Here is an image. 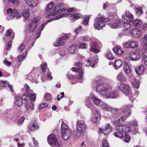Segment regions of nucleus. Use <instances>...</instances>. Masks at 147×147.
I'll return each instance as SVG.
<instances>
[{"instance_id":"1","label":"nucleus","mask_w":147,"mask_h":147,"mask_svg":"<svg viewBox=\"0 0 147 147\" xmlns=\"http://www.w3.org/2000/svg\"><path fill=\"white\" fill-rule=\"evenodd\" d=\"M111 86L107 84H100L96 88V91L101 95L106 96L107 98H115L118 96L117 91H111Z\"/></svg>"},{"instance_id":"2","label":"nucleus","mask_w":147,"mask_h":147,"mask_svg":"<svg viewBox=\"0 0 147 147\" xmlns=\"http://www.w3.org/2000/svg\"><path fill=\"white\" fill-rule=\"evenodd\" d=\"M76 127L73 131L74 137L77 139L83 135L86 132V127L84 121L78 120L77 122Z\"/></svg>"},{"instance_id":"3","label":"nucleus","mask_w":147,"mask_h":147,"mask_svg":"<svg viewBox=\"0 0 147 147\" xmlns=\"http://www.w3.org/2000/svg\"><path fill=\"white\" fill-rule=\"evenodd\" d=\"M117 87L119 90L128 96L131 102L135 100V97L131 94V90L129 85L126 84L120 83L117 85Z\"/></svg>"},{"instance_id":"4","label":"nucleus","mask_w":147,"mask_h":147,"mask_svg":"<svg viewBox=\"0 0 147 147\" xmlns=\"http://www.w3.org/2000/svg\"><path fill=\"white\" fill-rule=\"evenodd\" d=\"M61 131L62 138L64 140L66 141L70 138L71 131L63 121L61 123Z\"/></svg>"},{"instance_id":"5","label":"nucleus","mask_w":147,"mask_h":147,"mask_svg":"<svg viewBox=\"0 0 147 147\" xmlns=\"http://www.w3.org/2000/svg\"><path fill=\"white\" fill-rule=\"evenodd\" d=\"M110 21L108 18H105L104 17H96L94 23V27L97 29L100 30L102 29L104 27V25L103 23Z\"/></svg>"},{"instance_id":"6","label":"nucleus","mask_w":147,"mask_h":147,"mask_svg":"<svg viewBox=\"0 0 147 147\" xmlns=\"http://www.w3.org/2000/svg\"><path fill=\"white\" fill-rule=\"evenodd\" d=\"M49 144L53 147H59V144L55 136L53 134L50 135L47 138Z\"/></svg>"},{"instance_id":"7","label":"nucleus","mask_w":147,"mask_h":147,"mask_svg":"<svg viewBox=\"0 0 147 147\" xmlns=\"http://www.w3.org/2000/svg\"><path fill=\"white\" fill-rule=\"evenodd\" d=\"M40 17L39 16L32 18L30 24V32H33L36 29L39 24Z\"/></svg>"},{"instance_id":"8","label":"nucleus","mask_w":147,"mask_h":147,"mask_svg":"<svg viewBox=\"0 0 147 147\" xmlns=\"http://www.w3.org/2000/svg\"><path fill=\"white\" fill-rule=\"evenodd\" d=\"M133 105H125L121 109H116L115 110L117 112V113H125L128 111V112L127 115V116L129 117L131 114V111H129V110L131 109Z\"/></svg>"},{"instance_id":"9","label":"nucleus","mask_w":147,"mask_h":147,"mask_svg":"<svg viewBox=\"0 0 147 147\" xmlns=\"http://www.w3.org/2000/svg\"><path fill=\"white\" fill-rule=\"evenodd\" d=\"M112 130V128L109 124H107L104 126L100 128V133H102L105 135H108Z\"/></svg>"},{"instance_id":"10","label":"nucleus","mask_w":147,"mask_h":147,"mask_svg":"<svg viewBox=\"0 0 147 147\" xmlns=\"http://www.w3.org/2000/svg\"><path fill=\"white\" fill-rule=\"evenodd\" d=\"M100 119V117L98 111L96 110L93 111L91 118V121L95 123H98Z\"/></svg>"},{"instance_id":"11","label":"nucleus","mask_w":147,"mask_h":147,"mask_svg":"<svg viewBox=\"0 0 147 147\" xmlns=\"http://www.w3.org/2000/svg\"><path fill=\"white\" fill-rule=\"evenodd\" d=\"M64 4L63 3H60L56 6L55 9L53 10V12L57 13H60L63 11H65L66 9L63 7Z\"/></svg>"},{"instance_id":"12","label":"nucleus","mask_w":147,"mask_h":147,"mask_svg":"<svg viewBox=\"0 0 147 147\" xmlns=\"http://www.w3.org/2000/svg\"><path fill=\"white\" fill-rule=\"evenodd\" d=\"M90 50L96 53L100 52V49L98 44L96 42H93L90 45Z\"/></svg>"},{"instance_id":"13","label":"nucleus","mask_w":147,"mask_h":147,"mask_svg":"<svg viewBox=\"0 0 147 147\" xmlns=\"http://www.w3.org/2000/svg\"><path fill=\"white\" fill-rule=\"evenodd\" d=\"M129 33L131 34L133 37L134 38H138L141 35L142 32L139 29H134L130 30Z\"/></svg>"},{"instance_id":"14","label":"nucleus","mask_w":147,"mask_h":147,"mask_svg":"<svg viewBox=\"0 0 147 147\" xmlns=\"http://www.w3.org/2000/svg\"><path fill=\"white\" fill-rule=\"evenodd\" d=\"M65 14L64 17H68L71 20V22L76 20L77 19H79L80 17V14L76 13L75 14H69L64 13Z\"/></svg>"},{"instance_id":"15","label":"nucleus","mask_w":147,"mask_h":147,"mask_svg":"<svg viewBox=\"0 0 147 147\" xmlns=\"http://www.w3.org/2000/svg\"><path fill=\"white\" fill-rule=\"evenodd\" d=\"M129 59H131V61H134L137 60L140 58V56L138 53L131 52L128 57Z\"/></svg>"},{"instance_id":"16","label":"nucleus","mask_w":147,"mask_h":147,"mask_svg":"<svg viewBox=\"0 0 147 147\" xmlns=\"http://www.w3.org/2000/svg\"><path fill=\"white\" fill-rule=\"evenodd\" d=\"M113 22L110 24V26L112 28H115L117 26H121L123 25L122 22H120V19L119 18L113 20Z\"/></svg>"},{"instance_id":"17","label":"nucleus","mask_w":147,"mask_h":147,"mask_svg":"<svg viewBox=\"0 0 147 147\" xmlns=\"http://www.w3.org/2000/svg\"><path fill=\"white\" fill-rule=\"evenodd\" d=\"M122 24L124 25V28L125 30H126L130 28L131 25L128 22L127 19L125 18V16L123 15L122 16Z\"/></svg>"},{"instance_id":"18","label":"nucleus","mask_w":147,"mask_h":147,"mask_svg":"<svg viewBox=\"0 0 147 147\" xmlns=\"http://www.w3.org/2000/svg\"><path fill=\"white\" fill-rule=\"evenodd\" d=\"M7 12L8 13L11 14L8 16L7 17V18L9 20H11L15 17V14L17 13L16 9L14 8L13 10H12L11 9H9L7 10Z\"/></svg>"},{"instance_id":"19","label":"nucleus","mask_w":147,"mask_h":147,"mask_svg":"<svg viewBox=\"0 0 147 147\" xmlns=\"http://www.w3.org/2000/svg\"><path fill=\"white\" fill-rule=\"evenodd\" d=\"M91 99L94 104L96 105L100 106L101 100L96 96L94 94L91 93L90 95Z\"/></svg>"},{"instance_id":"20","label":"nucleus","mask_w":147,"mask_h":147,"mask_svg":"<svg viewBox=\"0 0 147 147\" xmlns=\"http://www.w3.org/2000/svg\"><path fill=\"white\" fill-rule=\"evenodd\" d=\"M128 58L125 59L124 60L125 65L124 66L123 69L125 73L127 74H129L131 71L130 68L128 64Z\"/></svg>"},{"instance_id":"21","label":"nucleus","mask_w":147,"mask_h":147,"mask_svg":"<svg viewBox=\"0 0 147 147\" xmlns=\"http://www.w3.org/2000/svg\"><path fill=\"white\" fill-rule=\"evenodd\" d=\"M100 106H101V108L102 109L108 111H111L112 112L117 113V112H116L115 110V109H112L109 106L105 103H103L102 104H100Z\"/></svg>"},{"instance_id":"22","label":"nucleus","mask_w":147,"mask_h":147,"mask_svg":"<svg viewBox=\"0 0 147 147\" xmlns=\"http://www.w3.org/2000/svg\"><path fill=\"white\" fill-rule=\"evenodd\" d=\"M135 71L138 75H140L142 74L144 71V67L143 65H141L138 67L136 68Z\"/></svg>"},{"instance_id":"23","label":"nucleus","mask_w":147,"mask_h":147,"mask_svg":"<svg viewBox=\"0 0 147 147\" xmlns=\"http://www.w3.org/2000/svg\"><path fill=\"white\" fill-rule=\"evenodd\" d=\"M26 3L29 6L32 7H35L38 3L37 0H29Z\"/></svg>"},{"instance_id":"24","label":"nucleus","mask_w":147,"mask_h":147,"mask_svg":"<svg viewBox=\"0 0 147 147\" xmlns=\"http://www.w3.org/2000/svg\"><path fill=\"white\" fill-rule=\"evenodd\" d=\"M72 71L74 72H80L79 74V76L78 77L79 79H81L83 78V72L82 71V70L80 67L79 68L76 67L73 68H72Z\"/></svg>"},{"instance_id":"25","label":"nucleus","mask_w":147,"mask_h":147,"mask_svg":"<svg viewBox=\"0 0 147 147\" xmlns=\"http://www.w3.org/2000/svg\"><path fill=\"white\" fill-rule=\"evenodd\" d=\"M65 15V14H64V13H62L58 15V16L55 17H54L53 18H51V19H49V20H48L45 23L47 24L48 22H51L52 21H53L54 20H56L59 19L63 17Z\"/></svg>"},{"instance_id":"26","label":"nucleus","mask_w":147,"mask_h":147,"mask_svg":"<svg viewBox=\"0 0 147 147\" xmlns=\"http://www.w3.org/2000/svg\"><path fill=\"white\" fill-rule=\"evenodd\" d=\"M117 79L120 82H125L126 80V78L121 73L118 74L117 75Z\"/></svg>"},{"instance_id":"27","label":"nucleus","mask_w":147,"mask_h":147,"mask_svg":"<svg viewBox=\"0 0 147 147\" xmlns=\"http://www.w3.org/2000/svg\"><path fill=\"white\" fill-rule=\"evenodd\" d=\"M14 103L18 106H20L22 104L23 102L21 98L17 96L15 98Z\"/></svg>"},{"instance_id":"28","label":"nucleus","mask_w":147,"mask_h":147,"mask_svg":"<svg viewBox=\"0 0 147 147\" xmlns=\"http://www.w3.org/2000/svg\"><path fill=\"white\" fill-rule=\"evenodd\" d=\"M122 62L120 60H117L115 61V63L114 68L117 69L121 67L122 65Z\"/></svg>"},{"instance_id":"29","label":"nucleus","mask_w":147,"mask_h":147,"mask_svg":"<svg viewBox=\"0 0 147 147\" xmlns=\"http://www.w3.org/2000/svg\"><path fill=\"white\" fill-rule=\"evenodd\" d=\"M132 22L133 23V25L134 26L139 28L140 27L142 24L141 22L139 20H136L135 21H132Z\"/></svg>"},{"instance_id":"30","label":"nucleus","mask_w":147,"mask_h":147,"mask_svg":"<svg viewBox=\"0 0 147 147\" xmlns=\"http://www.w3.org/2000/svg\"><path fill=\"white\" fill-rule=\"evenodd\" d=\"M29 130L31 131H35L39 128L38 126L33 123L32 125H29L28 127Z\"/></svg>"},{"instance_id":"31","label":"nucleus","mask_w":147,"mask_h":147,"mask_svg":"<svg viewBox=\"0 0 147 147\" xmlns=\"http://www.w3.org/2000/svg\"><path fill=\"white\" fill-rule=\"evenodd\" d=\"M23 15L25 19L26 20L29 19V9H27L24 10L23 12Z\"/></svg>"},{"instance_id":"32","label":"nucleus","mask_w":147,"mask_h":147,"mask_svg":"<svg viewBox=\"0 0 147 147\" xmlns=\"http://www.w3.org/2000/svg\"><path fill=\"white\" fill-rule=\"evenodd\" d=\"M54 3L53 2H51L49 3L47 7L46 11H49L50 10H51V11H53L52 8L54 5Z\"/></svg>"},{"instance_id":"33","label":"nucleus","mask_w":147,"mask_h":147,"mask_svg":"<svg viewBox=\"0 0 147 147\" xmlns=\"http://www.w3.org/2000/svg\"><path fill=\"white\" fill-rule=\"evenodd\" d=\"M125 15L127 18L130 21L132 22L134 18L133 15L130 13L127 12L125 13Z\"/></svg>"},{"instance_id":"34","label":"nucleus","mask_w":147,"mask_h":147,"mask_svg":"<svg viewBox=\"0 0 147 147\" xmlns=\"http://www.w3.org/2000/svg\"><path fill=\"white\" fill-rule=\"evenodd\" d=\"M27 51H26L22 55H19L18 56V61L20 62L24 59L26 57V54H27Z\"/></svg>"},{"instance_id":"35","label":"nucleus","mask_w":147,"mask_h":147,"mask_svg":"<svg viewBox=\"0 0 147 147\" xmlns=\"http://www.w3.org/2000/svg\"><path fill=\"white\" fill-rule=\"evenodd\" d=\"M55 15V13L53 12V11H51V10H50L49 11H46L45 16L46 17L49 18L51 17V16H53Z\"/></svg>"},{"instance_id":"36","label":"nucleus","mask_w":147,"mask_h":147,"mask_svg":"<svg viewBox=\"0 0 147 147\" xmlns=\"http://www.w3.org/2000/svg\"><path fill=\"white\" fill-rule=\"evenodd\" d=\"M135 9L136 13L138 15H141L143 13L142 8L141 7H136Z\"/></svg>"},{"instance_id":"37","label":"nucleus","mask_w":147,"mask_h":147,"mask_svg":"<svg viewBox=\"0 0 147 147\" xmlns=\"http://www.w3.org/2000/svg\"><path fill=\"white\" fill-rule=\"evenodd\" d=\"M140 83V82L138 80L136 81V80H135V81L133 83V86L137 89L139 87Z\"/></svg>"},{"instance_id":"38","label":"nucleus","mask_w":147,"mask_h":147,"mask_svg":"<svg viewBox=\"0 0 147 147\" xmlns=\"http://www.w3.org/2000/svg\"><path fill=\"white\" fill-rule=\"evenodd\" d=\"M71 36V34L70 33L69 34H64V36H63L61 38H59L60 41V40H63L66 39H67L69 38L70 37V36Z\"/></svg>"},{"instance_id":"39","label":"nucleus","mask_w":147,"mask_h":147,"mask_svg":"<svg viewBox=\"0 0 147 147\" xmlns=\"http://www.w3.org/2000/svg\"><path fill=\"white\" fill-rule=\"evenodd\" d=\"M62 40L60 41L59 38L58 39V41L57 42H55L54 45L55 46H59L61 45L64 44V41H61Z\"/></svg>"},{"instance_id":"40","label":"nucleus","mask_w":147,"mask_h":147,"mask_svg":"<svg viewBox=\"0 0 147 147\" xmlns=\"http://www.w3.org/2000/svg\"><path fill=\"white\" fill-rule=\"evenodd\" d=\"M76 46L75 45H71L69 48V51L71 53H73L76 50Z\"/></svg>"},{"instance_id":"41","label":"nucleus","mask_w":147,"mask_h":147,"mask_svg":"<svg viewBox=\"0 0 147 147\" xmlns=\"http://www.w3.org/2000/svg\"><path fill=\"white\" fill-rule=\"evenodd\" d=\"M45 100L48 101L52 98V95L51 94L49 93H46L44 95Z\"/></svg>"},{"instance_id":"42","label":"nucleus","mask_w":147,"mask_h":147,"mask_svg":"<svg viewBox=\"0 0 147 147\" xmlns=\"http://www.w3.org/2000/svg\"><path fill=\"white\" fill-rule=\"evenodd\" d=\"M131 43V48H134L137 47L138 42L136 41H130Z\"/></svg>"},{"instance_id":"43","label":"nucleus","mask_w":147,"mask_h":147,"mask_svg":"<svg viewBox=\"0 0 147 147\" xmlns=\"http://www.w3.org/2000/svg\"><path fill=\"white\" fill-rule=\"evenodd\" d=\"M28 96L30 101L32 102L35 100L36 96L34 94L31 93L30 94H29V95Z\"/></svg>"},{"instance_id":"44","label":"nucleus","mask_w":147,"mask_h":147,"mask_svg":"<svg viewBox=\"0 0 147 147\" xmlns=\"http://www.w3.org/2000/svg\"><path fill=\"white\" fill-rule=\"evenodd\" d=\"M25 47V45L24 44H21L20 46L18 48V52L19 53L22 52L24 49Z\"/></svg>"},{"instance_id":"45","label":"nucleus","mask_w":147,"mask_h":147,"mask_svg":"<svg viewBox=\"0 0 147 147\" xmlns=\"http://www.w3.org/2000/svg\"><path fill=\"white\" fill-rule=\"evenodd\" d=\"M130 136H129L127 134H125L124 136L125 141L127 143H129V142L130 139Z\"/></svg>"},{"instance_id":"46","label":"nucleus","mask_w":147,"mask_h":147,"mask_svg":"<svg viewBox=\"0 0 147 147\" xmlns=\"http://www.w3.org/2000/svg\"><path fill=\"white\" fill-rule=\"evenodd\" d=\"M106 55L108 59L112 60L113 59L114 57L110 51H108L106 53Z\"/></svg>"},{"instance_id":"47","label":"nucleus","mask_w":147,"mask_h":147,"mask_svg":"<svg viewBox=\"0 0 147 147\" xmlns=\"http://www.w3.org/2000/svg\"><path fill=\"white\" fill-rule=\"evenodd\" d=\"M114 135L116 137L120 138L123 137V134L120 132H116L114 134Z\"/></svg>"},{"instance_id":"48","label":"nucleus","mask_w":147,"mask_h":147,"mask_svg":"<svg viewBox=\"0 0 147 147\" xmlns=\"http://www.w3.org/2000/svg\"><path fill=\"white\" fill-rule=\"evenodd\" d=\"M8 84V82L7 81H4L3 80H1L0 81V86L2 87L6 86Z\"/></svg>"},{"instance_id":"49","label":"nucleus","mask_w":147,"mask_h":147,"mask_svg":"<svg viewBox=\"0 0 147 147\" xmlns=\"http://www.w3.org/2000/svg\"><path fill=\"white\" fill-rule=\"evenodd\" d=\"M102 147H109V145L107 140H104L102 142Z\"/></svg>"},{"instance_id":"50","label":"nucleus","mask_w":147,"mask_h":147,"mask_svg":"<svg viewBox=\"0 0 147 147\" xmlns=\"http://www.w3.org/2000/svg\"><path fill=\"white\" fill-rule=\"evenodd\" d=\"M47 66V63L45 62H43L41 64V69L42 72H44L45 71L46 67Z\"/></svg>"},{"instance_id":"51","label":"nucleus","mask_w":147,"mask_h":147,"mask_svg":"<svg viewBox=\"0 0 147 147\" xmlns=\"http://www.w3.org/2000/svg\"><path fill=\"white\" fill-rule=\"evenodd\" d=\"M25 119V117L24 116L22 117L19 120L17 124L18 125H22Z\"/></svg>"},{"instance_id":"52","label":"nucleus","mask_w":147,"mask_h":147,"mask_svg":"<svg viewBox=\"0 0 147 147\" xmlns=\"http://www.w3.org/2000/svg\"><path fill=\"white\" fill-rule=\"evenodd\" d=\"M79 47L81 49H85L87 48V45L85 43H81L80 44Z\"/></svg>"},{"instance_id":"53","label":"nucleus","mask_w":147,"mask_h":147,"mask_svg":"<svg viewBox=\"0 0 147 147\" xmlns=\"http://www.w3.org/2000/svg\"><path fill=\"white\" fill-rule=\"evenodd\" d=\"M131 42L130 41L127 42V43H123V47H125L126 48H131Z\"/></svg>"},{"instance_id":"54","label":"nucleus","mask_w":147,"mask_h":147,"mask_svg":"<svg viewBox=\"0 0 147 147\" xmlns=\"http://www.w3.org/2000/svg\"><path fill=\"white\" fill-rule=\"evenodd\" d=\"M48 106V105L47 103H43L40 105L38 109L41 110L44 107H47Z\"/></svg>"},{"instance_id":"55","label":"nucleus","mask_w":147,"mask_h":147,"mask_svg":"<svg viewBox=\"0 0 147 147\" xmlns=\"http://www.w3.org/2000/svg\"><path fill=\"white\" fill-rule=\"evenodd\" d=\"M123 125H120L116 126V129L117 130L119 131L123 132Z\"/></svg>"},{"instance_id":"56","label":"nucleus","mask_w":147,"mask_h":147,"mask_svg":"<svg viewBox=\"0 0 147 147\" xmlns=\"http://www.w3.org/2000/svg\"><path fill=\"white\" fill-rule=\"evenodd\" d=\"M129 124L131 125L137 126H138L137 122L135 121H133L129 122Z\"/></svg>"},{"instance_id":"57","label":"nucleus","mask_w":147,"mask_h":147,"mask_svg":"<svg viewBox=\"0 0 147 147\" xmlns=\"http://www.w3.org/2000/svg\"><path fill=\"white\" fill-rule=\"evenodd\" d=\"M76 10L74 8H71L66 9L65 10H67V12L68 13H73Z\"/></svg>"},{"instance_id":"58","label":"nucleus","mask_w":147,"mask_h":147,"mask_svg":"<svg viewBox=\"0 0 147 147\" xmlns=\"http://www.w3.org/2000/svg\"><path fill=\"white\" fill-rule=\"evenodd\" d=\"M122 122L123 121L120 118V119L119 120L115 121V122L114 123L115 124L116 126H118V125H121V122Z\"/></svg>"},{"instance_id":"59","label":"nucleus","mask_w":147,"mask_h":147,"mask_svg":"<svg viewBox=\"0 0 147 147\" xmlns=\"http://www.w3.org/2000/svg\"><path fill=\"white\" fill-rule=\"evenodd\" d=\"M89 18L88 17H87L83 20V24L84 25H87L88 24V22L89 20Z\"/></svg>"},{"instance_id":"60","label":"nucleus","mask_w":147,"mask_h":147,"mask_svg":"<svg viewBox=\"0 0 147 147\" xmlns=\"http://www.w3.org/2000/svg\"><path fill=\"white\" fill-rule=\"evenodd\" d=\"M25 88H26V94L27 96L29 95V92L30 90V87L27 85L25 86Z\"/></svg>"},{"instance_id":"61","label":"nucleus","mask_w":147,"mask_h":147,"mask_svg":"<svg viewBox=\"0 0 147 147\" xmlns=\"http://www.w3.org/2000/svg\"><path fill=\"white\" fill-rule=\"evenodd\" d=\"M92 104L91 102L90 99H88L86 102V105L88 108H90V105Z\"/></svg>"},{"instance_id":"62","label":"nucleus","mask_w":147,"mask_h":147,"mask_svg":"<svg viewBox=\"0 0 147 147\" xmlns=\"http://www.w3.org/2000/svg\"><path fill=\"white\" fill-rule=\"evenodd\" d=\"M4 63L7 66H9L11 65V62L7 61L6 59L5 60L3 61Z\"/></svg>"},{"instance_id":"63","label":"nucleus","mask_w":147,"mask_h":147,"mask_svg":"<svg viewBox=\"0 0 147 147\" xmlns=\"http://www.w3.org/2000/svg\"><path fill=\"white\" fill-rule=\"evenodd\" d=\"M10 2L14 5H18L19 3V1L18 0H10Z\"/></svg>"},{"instance_id":"64","label":"nucleus","mask_w":147,"mask_h":147,"mask_svg":"<svg viewBox=\"0 0 147 147\" xmlns=\"http://www.w3.org/2000/svg\"><path fill=\"white\" fill-rule=\"evenodd\" d=\"M142 57L144 60L145 64L147 66V56L145 55H143Z\"/></svg>"}]
</instances>
